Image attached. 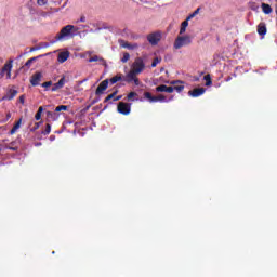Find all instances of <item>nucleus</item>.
Listing matches in <instances>:
<instances>
[{
	"mask_svg": "<svg viewBox=\"0 0 277 277\" xmlns=\"http://www.w3.org/2000/svg\"><path fill=\"white\" fill-rule=\"evenodd\" d=\"M42 45V49H47L48 47H50V44L49 43H41Z\"/></svg>",
	"mask_w": 277,
	"mask_h": 277,
	"instance_id": "nucleus-41",
	"label": "nucleus"
},
{
	"mask_svg": "<svg viewBox=\"0 0 277 277\" xmlns=\"http://www.w3.org/2000/svg\"><path fill=\"white\" fill-rule=\"evenodd\" d=\"M6 150H13L16 153L18 150V147L14 146V142H12L10 145H5Z\"/></svg>",
	"mask_w": 277,
	"mask_h": 277,
	"instance_id": "nucleus-28",
	"label": "nucleus"
},
{
	"mask_svg": "<svg viewBox=\"0 0 277 277\" xmlns=\"http://www.w3.org/2000/svg\"><path fill=\"white\" fill-rule=\"evenodd\" d=\"M19 103H22V105H25V95L19 96Z\"/></svg>",
	"mask_w": 277,
	"mask_h": 277,
	"instance_id": "nucleus-38",
	"label": "nucleus"
},
{
	"mask_svg": "<svg viewBox=\"0 0 277 277\" xmlns=\"http://www.w3.org/2000/svg\"><path fill=\"white\" fill-rule=\"evenodd\" d=\"M37 60H38V56H35V57L29 58V60L25 63L24 68H27V69L31 68V64H32L34 62H36Z\"/></svg>",
	"mask_w": 277,
	"mask_h": 277,
	"instance_id": "nucleus-23",
	"label": "nucleus"
},
{
	"mask_svg": "<svg viewBox=\"0 0 277 277\" xmlns=\"http://www.w3.org/2000/svg\"><path fill=\"white\" fill-rule=\"evenodd\" d=\"M51 133V123L45 124V129L42 131L43 135H49Z\"/></svg>",
	"mask_w": 277,
	"mask_h": 277,
	"instance_id": "nucleus-30",
	"label": "nucleus"
},
{
	"mask_svg": "<svg viewBox=\"0 0 277 277\" xmlns=\"http://www.w3.org/2000/svg\"><path fill=\"white\" fill-rule=\"evenodd\" d=\"M77 31H79V29L75 27V25H66L58 34H56L55 39L51 44H55V42H64V40H71V38L77 36Z\"/></svg>",
	"mask_w": 277,
	"mask_h": 277,
	"instance_id": "nucleus-1",
	"label": "nucleus"
},
{
	"mask_svg": "<svg viewBox=\"0 0 277 277\" xmlns=\"http://www.w3.org/2000/svg\"><path fill=\"white\" fill-rule=\"evenodd\" d=\"M147 41L151 47H157L159 42L161 41V34L159 32H151L147 36Z\"/></svg>",
	"mask_w": 277,
	"mask_h": 277,
	"instance_id": "nucleus-7",
	"label": "nucleus"
},
{
	"mask_svg": "<svg viewBox=\"0 0 277 277\" xmlns=\"http://www.w3.org/2000/svg\"><path fill=\"white\" fill-rule=\"evenodd\" d=\"M156 92H167L168 94H172V92H174V87L161 84L156 88Z\"/></svg>",
	"mask_w": 277,
	"mask_h": 277,
	"instance_id": "nucleus-13",
	"label": "nucleus"
},
{
	"mask_svg": "<svg viewBox=\"0 0 277 277\" xmlns=\"http://www.w3.org/2000/svg\"><path fill=\"white\" fill-rule=\"evenodd\" d=\"M47 116H48V118H51V116H53V113L52 111H47Z\"/></svg>",
	"mask_w": 277,
	"mask_h": 277,
	"instance_id": "nucleus-42",
	"label": "nucleus"
},
{
	"mask_svg": "<svg viewBox=\"0 0 277 277\" xmlns=\"http://www.w3.org/2000/svg\"><path fill=\"white\" fill-rule=\"evenodd\" d=\"M14 61L10 60L9 63L4 64V66L1 69L0 76L5 77L6 72V79H12V63Z\"/></svg>",
	"mask_w": 277,
	"mask_h": 277,
	"instance_id": "nucleus-6",
	"label": "nucleus"
},
{
	"mask_svg": "<svg viewBox=\"0 0 277 277\" xmlns=\"http://www.w3.org/2000/svg\"><path fill=\"white\" fill-rule=\"evenodd\" d=\"M38 129H40V123L36 122L35 126L30 129L31 133H34V131H38Z\"/></svg>",
	"mask_w": 277,
	"mask_h": 277,
	"instance_id": "nucleus-37",
	"label": "nucleus"
},
{
	"mask_svg": "<svg viewBox=\"0 0 277 277\" xmlns=\"http://www.w3.org/2000/svg\"><path fill=\"white\" fill-rule=\"evenodd\" d=\"M134 96H137V93L136 92H130L127 96L128 101H133V97Z\"/></svg>",
	"mask_w": 277,
	"mask_h": 277,
	"instance_id": "nucleus-33",
	"label": "nucleus"
},
{
	"mask_svg": "<svg viewBox=\"0 0 277 277\" xmlns=\"http://www.w3.org/2000/svg\"><path fill=\"white\" fill-rule=\"evenodd\" d=\"M16 94H18V91L17 90H14V89H10L9 92H8V95L5 97H3V101H12L14 100V97L16 96Z\"/></svg>",
	"mask_w": 277,
	"mask_h": 277,
	"instance_id": "nucleus-17",
	"label": "nucleus"
},
{
	"mask_svg": "<svg viewBox=\"0 0 277 277\" xmlns=\"http://www.w3.org/2000/svg\"><path fill=\"white\" fill-rule=\"evenodd\" d=\"M47 3H49V0H37V4L40 6L47 5Z\"/></svg>",
	"mask_w": 277,
	"mask_h": 277,
	"instance_id": "nucleus-35",
	"label": "nucleus"
},
{
	"mask_svg": "<svg viewBox=\"0 0 277 277\" xmlns=\"http://www.w3.org/2000/svg\"><path fill=\"white\" fill-rule=\"evenodd\" d=\"M107 88H109V79H105L104 81H102L98 84V87L95 91L96 96H101V94H104L105 90H107Z\"/></svg>",
	"mask_w": 277,
	"mask_h": 277,
	"instance_id": "nucleus-9",
	"label": "nucleus"
},
{
	"mask_svg": "<svg viewBox=\"0 0 277 277\" xmlns=\"http://www.w3.org/2000/svg\"><path fill=\"white\" fill-rule=\"evenodd\" d=\"M128 60H131V54H129V52H124L123 57L121 58L122 64H127Z\"/></svg>",
	"mask_w": 277,
	"mask_h": 277,
	"instance_id": "nucleus-27",
	"label": "nucleus"
},
{
	"mask_svg": "<svg viewBox=\"0 0 277 277\" xmlns=\"http://www.w3.org/2000/svg\"><path fill=\"white\" fill-rule=\"evenodd\" d=\"M123 79L124 78L122 77V74H117L116 76L109 79V83L114 85L115 83H118V81H123Z\"/></svg>",
	"mask_w": 277,
	"mask_h": 277,
	"instance_id": "nucleus-18",
	"label": "nucleus"
},
{
	"mask_svg": "<svg viewBox=\"0 0 277 277\" xmlns=\"http://www.w3.org/2000/svg\"><path fill=\"white\" fill-rule=\"evenodd\" d=\"M66 84V77H62L58 82L54 83L51 92H57V90H62V88H64V85Z\"/></svg>",
	"mask_w": 277,
	"mask_h": 277,
	"instance_id": "nucleus-11",
	"label": "nucleus"
},
{
	"mask_svg": "<svg viewBox=\"0 0 277 277\" xmlns=\"http://www.w3.org/2000/svg\"><path fill=\"white\" fill-rule=\"evenodd\" d=\"M258 34L259 36H266L267 34V26L265 25L264 22H261L259 25H258Z\"/></svg>",
	"mask_w": 277,
	"mask_h": 277,
	"instance_id": "nucleus-15",
	"label": "nucleus"
},
{
	"mask_svg": "<svg viewBox=\"0 0 277 277\" xmlns=\"http://www.w3.org/2000/svg\"><path fill=\"white\" fill-rule=\"evenodd\" d=\"M137 72H135L133 69H131L124 77L123 81L126 83H134V85H140V78H137Z\"/></svg>",
	"mask_w": 277,
	"mask_h": 277,
	"instance_id": "nucleus-4",
	"label": "nucleus"
},
{
	"mask_svg": "<svg viewBox=\"0 0 277 277\" xmlns=\"http://www.w3.org/2000/svg\"><path fill=\"white\" fill-rule=\"evenodd\" d=\"M117 111L122 116H129V114H131V104L119 102L117 105Z\"/></svg>",
	"mask_w": 277,
	"mask_h": 277,
	"instance_id": "nucleus-5",
	"label": "nucleus"
},
{
	"mask_svg": "<svg viewBox=\"0 0 277 277\" xmlns=\"http://www.w3.org/2000/svg\"><path fill=\"white\" fill-rule=\"evenodd\" d=\"M144 98H147V101H149V103H158V101H160V103L166 102L164 95L153 96V94L150 92H145Z\"/></svg>",
	"mask_w": 277,
	"mask_h": 277,
	"instance_id": "nucleus-8",
	"label": "nucleus"
},
{
	"mask_svg": "<svg viewBox=\"0 0 277 277\" xmlns=\"http://www.w3.org/2000/svg\"><path fill=\"white\" fill-rule=\"evenodd\" d=\"M122 98V95H118L117 97L114 98V101H120Z\"/></svg>",
	"mask_w": 277,
	"mask_h": 277,
	"instance_id": "nucleus-44",
	"label": "nucleus"
},
{
	"mask_svg": "<svg viewBox=\"0 0 277 277\" xmlns=\"http://www.w3.org/2000/svg\"><path fill=\"white\" fill-rule=\"evenodd\" d=\"M187 27H189V19H185L184 22H182L181 24V28H180V35H183L186 30Z\"/></svg>",
	"mask_w": 277,
	"mask_h": 277,
	"instance_id": "nucleus-20",
	"label": "nucleus"
},
{
	"mask_svg": "<svg viewBox=\"0 0 277 277\" xmlns=\"http://www.w3.org/2000/svg\"><path fill=\"white\" fill-rule=\"evenodd\" d=\"M145 68H146V64L144 63V58L136 57L132 64V70L137 75H142Z\"/></svg>",
	"mask_w": 277,
	"mask_h": 277,
	"instance_id": "nucleus-2",
	"label": "nucleus"
},
{
	"mask_svg": "<svg viewBox=\"0 0 277 277\" xmlns=\"http://www.w3.org/2000/svg\"><path fill=\"white\" fill-rule=\"evenodd\" d=\"M89 62L92 63V62H100V64H102L103 66H105L106 64V61L105 58L98 56V55H94L92 57L89 58Z\"/></svg>",
	"mask_w": 277,
	"mask_h": 277,
	"instance_id": "nucleus-19",
	"label": "nucleus"
},
{
	"mask_svg": "<svg viewBox=\"0 0 277 277\" xmlns=\"http://www.w3.org/2000/svg\"><path fill=\"white\" fill-rule=\"evenodd\" d=\"M176 83H183L181 80H173L171 81V85H176Z\"/></svg>",
	"mask_w": 277,
	"mask_h": 277,
	"instance_id": "nucleus-39",
	"label": "nucleus"
},
{
	"mask_svg": "<svg viewBox=\"0 0 277 277\" xmlns=\"http://www.w3.org/2000/svg\"><path fill=\"white\" fill-rule=\"evenodd\" d=\"M207 92L206 88H197L192 91H188V96H193V98H198V96H202Z\"/></svg>",
	"mask_w": 277,
	"mask_h": 277,
	"instance_id": "nucleus-10",
	"label": "nucleus"
},
{
	"mask_svg": "<svg viewBox=\"0 0 277 277\" xmlns=\"http://www.w3.org/2000/svg\"><path fill=\"white\" fill-rule=\"evenodd\" d=\"M85 81H88V79L82 80L80 83H85Z\"/></svg>",
	"mask_w": 277,
	"mask_h": 277,
	"instance_id": "nucleus-48",
	"label": "nucleus"
},
{
	"mask_svg": "<svg viewBox=\"0 0 277 277\" xmlns=\"http://www.w3.org/2000/svg\"><path fill=\"white\" fill-rule=\"evenodd\" d=\"M192 44V37L189 36H179L174 42V49H182V47H187Z\"/></svg>",
	"mask_w": 277,
	"mask_h": 277,
	"instance_id": "nucleus-3",
	"label": "nucleus"
},
{
	"mask_svg": "<svg viewBox=\"0 0 277 277\" xmlns=\"http://www.w3.org/2000/svg\"><path fill=\"white\" fill-rule=\"evenodd\" d=\"M53 85V81H47L41 84V88H51Z\"/></svg>",
	"mask_w": 277,
	"mask_h": 277,
	"instance_id": "nucleus-34",
	"label": "nucleus"
},
{
	"mask_svg": "<svg viewBox=\"0 0 277 277\" xmlns=\"http://www.w3.org/2000/svg\"><path fill=\"white\" fill-rule=\"evenodd\" d=\"M80 23H85V17H84V16H82V17L80 18Z\"/></svg>",
	"mask_w": 277,
	"mask_h": 277,
	"instance_id": "nucleus-45",
	"label": "nucleus"
},
{
	"mask_svg": "<svg viewBox=\"0 0 277 277\" xmlns=\"http://www.w3.org/2000/svg\"><path fill=\"white\" fill-rule=\"evenodd\" d=\"M11 118H12V114H11V113H8V114H6L5 122H8V120H10Z\"/></svg>",
	"mask_w": 277,
	"mask_h": 277,
	"instance_id": "nucleus-40",
	"label": "nucleus"
},
{
	"mask_svg": "<svg viewBox=\"0 0 277 277\" xmlns=\"http://www.w3.org/2000/svg\"><path fill=\"white\" fill-rule=\"evenodd\" d=\"M42 111H44V108L40 106L38 111L35 115V120H40V118H42Z\"/></svg>",
	"mask_w": 277,
	"mask_h": 277,
	"instance_id": "nucleus-24",
	"label": "nucleus"
},
{
	"mask_svg": "<svg viewBox=\"0 0 277 277\" xmlns=\"http://www.w3.org/2000/svg\"><path fill=\"white\" fill-rule=\"evenodd\" d=\"M233 80V77L228 76L225 81L228 82V81H232Z\"/></svg>",
	"mask_w": 277,
	"mask_h": 277,
	"instance_id": "nucleus-43",
	"label": "nucleus"
},
{
	"mask_svg": "<svg viewBox=\"0 0 277 277\" xmlns=\"http://www.w3.org/2000/svg\"><path fill=\"white\" fill-rule=\"evenodd\" d=\"M68 57H70V52L68 51L61 52L57 56V62L60 64H64V62H66Z\"/></svg>",
	"mask_w": 277,
	"mask_h": 277,
	"instance_id": "nucleus-14",
	"label": "nucleus"
},
{
	"mask_svg": "<svg viewBox=\"0 0 277 277\" xmlns=\"http://www.w3.org/2000/svg\"><path fill=\"white\" fill-rule=\"evenodd\" d=\"M116 94H118V90H116L115 92L109 94L107 97H105L104 103H109V101H111V98H116Z\"/></svg>",
	"mask_w": 277,
	"mask_h": 277,
	"instance_id": "nucleus-26",
	"label": "nucleus"
},
{
	"mask_svg": "<svg viewBox=\"0 0 277 277\" xmlns=\"http://www.w3.org/2000/svg\"><path fill=\"white\" fill-rule=\"evenodd\" d=\"M122 47L123 49H129V51H134V49H140V45L137 43L126 42Z\"/></svg>",
	"mask_w": 277,
	"mask_h": 277,
	"instance_id": "nucleus-21",
	"label": "nucleus"
},
{
	"mask_svg": "<svg viewBox=\"0 0 277 277\" xmlns=\"http://www.w3.org/2000/svg\"><path fill=\"white\" fill-rule=\"evenodd\" d=\"M177 91V92H183L185 90V85H175L173 87V92Z\"/></svg>",
	"mask_w": 277,
	"mask_h": 277,
	"instance_id": "nucleus-32",
	"label": "nucleus"
},
{
	"mask_svg": "<svg viewBox=\"0 0 277 277\" xmlns=\"http://www.w3.org/2000/svg\"><path fill=\"white\" fill-rule=\"evenodd\" d=\"M95 103H98V98L92 101V105H95Z\"/></svg>",
	"mask_w": 277,
	"mask_h": 277,
	"instance_id": "nucleus-46",
	"label": "nucleus"
},
{
	"mask_svg": "<svg viewBox=\"0 0 277 277\" xmlns=\"http://www.w3.org/2000/svg\"><path fill=\"white\" fill-rule=\"evenodd\" d=\"M261 8L262 12H264L265 14H272L273 12L272 6L267 3H262Z\"/></svg>",
	"mask_w": 277,
	"mask_h": 277,
	"instance_id": "nucleus-22",
	"label": "nucleus"
},
{
	"mask_svg": "<svg viewBox=\"0 0 277 277\" xmlns=\"http://www.w3.org/2000/svg\"><path fill=\"white\" fill-rule=\"evenodd\" d=\"M203 79H205V81H206V85L207 87H210V85H213V81L211 80V75H206L205 77H203Z\"/></svg>",
	"mask_w": 277,
	"mask_h": 277,
	"instance_id": "nucleus-25",
	"label": "nucleus"
},
{
	"mask_svg": "<svg viewBox=\"0 0 277 277\" xmlns=\"http://www.w3.org/2000/svg\"><path fill=\"white\" fill-rule=\"evenodd\" d=\"M157 64H161V58L155 57L151 63V68H156Z\"/></svg>",
	"mask_w": 277,
	"mask_h": 277,
	"instance_id": "nucleus-31",
	"label": "nucleus"
},
{
	"mask_svg": "<svg viewBox=\"0 0 277 277\" xmlns=\"http://www.w3.org/2000/svg\"><path fill=\"white\" fill-rule=\"evenodd\" d=\"M39 48H31L30 52L38 51Z\"/></svg>",
	"mask_w": 277,
	"mask_h": 277,
	"instance_id": "nucleus-47",
	"label": "nucleus"
},
{
	"mask_svg": "<svg viewBox=\"0 0 277 277\" xmlns=\"http://www.w3.org/2000/svg\"><path fill=\"white\" fill-rule=\"evenodd\" d=\"M198 12H200V9H197L193 14H190V15L187 17V21H192V18H194V16H196V14H198Z\"/></svg>",
	"mask_w": 277,
	"mask_h": 277,
	"instance_id": "nucleus-36",
	"label": "nucleus"
},
{
	"mask_svg": "<svg viewBox=\"0 0 277 277\" xmlns=\"http://www.w3.org/2000/svg\"><path fill=\"white\" fill-rule=\"evenodd\" d=\"M23 123V118H19L16 123L13 126V128L10 130V135H14L16 131L21 129V124Z\"/></svg>",
	"mask_w": 277,
	"mask_h": 277,
	"instance_id": "nucleus-16",
	"label": "nucleus"
},
{
	"mask_svg": "<svg viewBox=\"0 0 277 277\" xmlns=\"http://www.w3.org/2000/svg\"><path fill=\"white\" fill-rule=\"evenodd\" d=\"M40 81H42L41 72H36L35 75H32V77L30 79V83L34 88H36V85H40Z\"/></svg>",
	"mask_w": 277,
	"mask_h": 277,
	"instance_id": "nucleus-12",
	"label": "nucleus"
},
{
	"mask_svg": "<svg viewBox=\"0 0 277 277\" xmlns=\"http://www.w3.org/2000/svg\"><path fill=\"white\" fill-rule=\"evenodd\" d=\"M68 110V106L66 105H60L55 108V111L56 113H60V111H67Z\"/></svg>",
	"mask_w": 277,
	"mask_h": 277,
	"instance_id": "nucleus-29",
	"label": "nucleus"
}]
</instances>
